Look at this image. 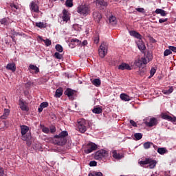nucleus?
<instances>
[{
    "mask_svg": "<svg viewBox=\"0 0 176 176\" xmlns=\"http://www.w3.org/2000/svg\"><path fill=\"white\" fill-rule=\"evenodd\" d=\"M67 135L68 131H61V133H60L58 135H56L54 136V144L56 145H60V146H64V144L67 143V138L65 137H67Z\"/></svg>",
    "mask_w": 176,
    "mask_h": 176,
    "instance_id": "nucleus-1",
    "label": "nucleus"
},
{
    "mask_svg": "<svg viewBox=\"0 0 176 176\" xmlns=\"http://www.w3.org/2000/svg\"><path fill=\"white\" fill-rule=\"evenodd\" d=\"M136 67H138L139 71H138V74L144 75L145 72H146V68L142 67V65H145L148 64V60H146V58L142 57L140 59H138L135 62Z\"/></svg>",
    "mask_w": 176,
    "mask_h": 176,
    "instance_id": "nucleus-2",
    "label": "nucleus"
},
{
    "mask_svg": "<svg viewBox=\"0 0 176 176\" xmlns=\"http://www.w3.org/2000/svg\"><path fill=\"white\" fill-rule=\"evenodd\" d=\"M21 139L23 141H30L32 138L31 133H28L30 131V127L27 125H21Z\"/></svg>",
    "mask_w": 176,
    "mask_h": 176,
    "instance_id": "nucleus-3",
    "label": "nucleus"
},
{
    "mask_svg": "<svg viewBox=\"0 0 176 176\" xmlns=\"http://www.w3.org/2000/svg\"><path fill=\"white\" fill-rule=\"evenodd\" d=\"M77 12L82 16H87L90 13V7L86 4H81L77 8Z\"/></svg>",
    "mask_w": 176,
    "mask_h": 176,
    "instance_id": "nucleus-4",
    "label": "nucleus"
},
{
    "mask_svg": "<svg viewBox=\"0 0 176 176\" xmlns=\"http://www.w3.org/2000/svg\"><path fill=\"white\" fill-rule=\"evenodd\" d=\"M108 151L101 149L95 153L94 159L95 160H102V159H106V157H108Z\"/></svg>",
    "mask_w": 176,
    "mask_h": 176,
    "instance_id": "nucleus-5",
    "label": "nucleus"
},
{
    "mask_svg": "<svg viewBox=\"0 0 176 176\" xmlns=\"http://www.w3.org/2000/svg\"><path fill=\"white\" fill-rule=\"evenodd\" d=\"M87 121L82 118L78 120L77 126L80 133H86L87 130Z\"/></svg>",
    "mask_w": 176,
    "mask_h": 176,
    "instance_id": "nucleus-6",
    "label": "nucleus"
},
{
    "mask_svg": "<svg viewBox=\"0 0 176 176\" xmlns=\"http://www.w3.org/2000/svg\"><path fill=\"white\" fill-rule=\"evenodd\" d=\"M98 53L100 57H101V58H104L108 53V43L105 42L102 43L98 50Z\"/></svg>",
    "mask_w": 176,
    "mask_h": 176,
    "instance_id": "nucleus-7",
    "label": "nucleus"
},
{
    "mask_svg": "<svg viewBox=\"0 0 176 176\" xmlns=\"http://www.w3.org/2000/svg\"><path fill=\"white\" fill-rule=\"evenodd\" d=\"M97 149V144L94 143H89L87 145L86 148L84 150L85 153L89 154Z\"/></svg>",
    "mask_w": 176,
    "mask_h": 176,
    "instance_id": "nucleus-8",
    "label": "nucleus"
},
{
    "mask_svg": "<svg viewBox=\"0 0 176 176\" xmlns=\"http://www.w3.org/2000/svg\"><path fill=\"white\" fill-rule=\"evenodd\" d=\"M161 117L162 119H164V120H168V122H172V123H174L176 124V117H172L167 113H162L161 115Z\"/></svg>",
    "mask_w": 176,
    "mask_h": 176,
    "instance_id": "nucleus-9",
    "label": "nucleus"
},
{
    "mask_svg": "<svg viewBox=\"0 0 176 176\" xmlns=\"http://www.w3.org/2000/svg\"><path fill=\"white\" fill-rule=\"evenodd\" d=\"M65 96H67V97H69V98L70 100H74V95L76 94V91L73 90L72 89L67 88L65 91Z\"/></svg>",
    "mask_w": 176,
    "mask_h": 176,
    "instance_id": "nucleus-10",
    "label": "nucleus"
},
{
    "mask_svg": "<svg viewBox=\"0 0 176 176\" xmlns=\"http://www.w3.org/2000/svg\"><path fill=\"white\" fill-rule=\"evenodd\" d=\"M93 19L96 21V23H100L101 19H102V15L98 11H94L92 13Z\"/></svg>",
    "mask_w": 176,
    "mask_h": 176,
    "instance_id": "nucleus-11",
    "label": "nucleus"
},
{
    "mask_svg": "<svg viewBox=\"0 0 176 176\" xmlns=\"http://www.w3.org/2000/svg\"><path fill=\"white\" fill-rule=\"evenodd\" d=\"M145 124L147 127H153L157 124V119L155 118H151L149 122H145Z\"/></svg>",
    "mask_w": 176,
    "mask_h": 176,
    "instance_id": "nucleus-12",
    "label": "nucleus"
},
{
    "mask_svg": "<svg viewBox=\"0 0 176 176\" xmlns=\"http://www.w3.org/2000/svg\"><path fill=\"white\" fill-rule=\"evenodd\" d=\"M118 69H121V71H124V69L131 71L132 69L129 64L123 63L118 66Z\"/></svg>",
    "mask_w": 176,
    "mask_h": 176,
    "instance_id": "nucleus-13",
    "label": "nucleus"
},
{
    "mask_svg": "<svg viewBox=\"0 0 176 176\" xmlns=\"http://www.w3.org/2000/svg\"><path fill=\"white\" fill-rule=\"evenodd\" d=\"M113 157L116 159V160H120V159H123L124 156L122 153H118V151L116 150L113 151Z\"/></svg>",
    "mask_w": 176,
    "mask_h": 176,
    "instance_id": "nucleus-14",
    "label": "nucleus"
},
{
    "mask_svg": "<svg viewBox=\"0 0 176 176\" xmlns=\"http://www.w3.org/2000/svg\"><path fill=\"white\" fill-rule=\"evenodd\" d=\"M30 10H32L33 12H34V13H39V7L34 1H32L30 3Z\"/></svg>",
    "mask_w": 176,
    "mask_h": 176,
    "instance_id": "nucleus-15",
    "label": "nucleus"
},
{
    "mask_svg": "<svg viewBox=\"0 0 176 176\" xmlns=\"http://www.w3.org/2000/svg\"><path fill=\"white\" fill-rule=\"evenodd\" d=\"M147 164H148L149 168H155V167H156V164H157V162L155 160L148 158V162H147Z\"/></svg>",
    "mask_w": 176,
    "mask_h": 176,
    "instance_id": "nucleus-16",
    "label": "nucleus"
},
{
    "mask_svg": "<svg viewBox=\"0 0 176 176\" xmlns=\"http://www.w3.org/2000/svg\"><path fill=\"white\" fill-rule=\"evenodd\" d=\"M109 23L111 25H116L118 21H116V16L111 15L109 17Z\"/></svg>",
    "mask_w": 176,
    "mask_h": 176,
    "instance_id": "nucleus-17",
    "label": "nucleus"
},
{
    "mask_svg": "<svg viewBox=\"0 0 176 176\" xmlns=\"http://www.w3.org/2000/svg\"><path fill=\"white\" fill-rule=\"evenodd\" d=\"M6 68L9 69L10 71H12V72H16V63H8L6 66Z\"/></svg>",
    "mask_w": 176,
    "mask_h": 176,
    "instance_id": "nucleus-18",
    "label": "nucleus"
},
{
    "mask_svg": "<svg viewBox=\"0 0 176 176\" xmlns=\"http://www.w3.org/2000/svg\"><path fill=\"white\" fill-rule=\"evenodd\" d=\"M129 34L131 36H134V38H137V39H141V38H142V36H141L140 33L134 30L129 31Z\"/></svg>",
    "mask_w": 176,
    "mask_h": 176,
    "instance_id": "nucleus-19",
    "label": "nucleus"
},
{
    "mask_svg": "<svg viewBox=\"0 0 176 176\" xmlns=\"http://www.w3.org/2000/svg\"><path fill=\"white\" fill-rule=\"evenodd\" d=\"M155 13L156 14H160L161 16H162V17H166V16H167V12L163 9H156Z\"/></svg>",
    "mask_w": 176,
    "mask_h": 176,
    "instance_id": "nucleus-20",
    "label": "nucleus"
},
{
    "mask_svg": "<svg viewBox=\"0 0 176 176\" xmlns=\"http://www.w3.org/2000/svg\"><path fill=\"white\" fill-rule=\"evenodd\" d=\"M49 107V103L47 102H43L40 104V107L38 109V111L39 113L42 112L43 111L44 108H47Z\"/></svg>",
    "mask_w": 176,
    "mask_h": 176,
    "instance_id": "nucleus-21",
    "label": "nucleus"
},
{
    "mask_svg": "<svg viewBox=\"0 0 176 176\" xmlns=\"http://www.w3.org/2000/svg\"><path fill=\"white\" fill-rule=\"evenodd\" d=\"M120 97L122 101H130L131 100V98L126 94H121Z\"/></svg>",
    "mask_w": 176,
    "mask_h": 176,
    "instance_id": "nucleus-22",
    "label": "nucleus"
},
{
    "mask_svg": "<svg viewBox=\"0 0 176 176\" xmlns=\"http://www.w3.org/2000/svg\"><path fill=\"white\" fill-rule=\"evenodd\" d=\"M63 15L62 16V19L63 21H68V20H69V16H68V11H67V10H63Z\"/></svg>",
    "mask_w": 176,
    "mask_h": 176,
    "instance_id": "nucleus-23",
    "label": "nucleus"
},
{
    "mask_svg": "<svg viewBox=\"0 0 176 176\" xmlns=\"http://www.w3.org/2000/svg\"><path fill=\"white\" fill-rule=\"evenodd\" d=\"M54 96L56 98H60V97L63 96V88L57 89Z\"/></svg>",
    "mask_w": 176,
    "mask_h": 176,
    "instance_id": "nucleus-24",
    "label": "nucleus"
},
{
    "mask_svg": "<svg viewBox=\"0 0 176 176\" xmlns=\"http://www.w3.org/2000/svg\"><path fill=\"white\" fill-rule=\"evenodd\" d=\"M138 47L140 50H145V49H146V47L145 46L144 42L141 41H139L138 42Z\"/></svg>",
    "mask_w": 176,
    "mask_h": 176,
    "instance_id": "nucleus-25",
    "label": "nucleus"
},
{
    "mask_svg": "<svg viewBox=\"0 0 176 176\" xmlns=\"http://www.w3.org/2000/svg\"><path fill=\"white\" fill-rule=\"evenodd\" d=\"M93 113H96L97 115H100V113H102V109L101 107H95L92 110Z\"/></svg>",
    "mask_w": 176,
    "mask_h": 176,
    "instance_id": "nucleus-26",
    "label": "nucleus"
},
{
    "mask_svg": "<svg viewBox=\"0 0 176 176\" xmlns=\"http://www.w3.org/2000/svg\"><path fill=\"white\" fill-rule=\"evenodd\" d=\"M10 112L9 109H5L3 114L0 117L1 119H6L9 116Z\"/></svg>",
    "mask_w": 176,
    "mask_h": 176,
    "instance_id": "nucleus-27",
    "label": "nucleus"
},
{
    "mask_svg": "<svg viewBox=\"0 0 176 176\" xmlns=\"http://www.w3.org/2000/svg\"><path fill=\"white\" fill-rule=\"evenodd\" d=\"M92 84L96 86V87H98V86L101 85V80H100V78H95L92 81Z\"/></svg>",
    "mask_w": 176,
    "mask_h": 176,
    "instance_id": "nucleus-28",
    "label": "nucleus"
},
{
    "mask_svg": "<svg viewBox=\"0 0 176 176\" xmlns=\"http://www.w3.org/2000/svg\"><path fill=\"white\" fill-rule=\"evenodd\" d=\"M151 145H153V146L155 147V144H153V143H152L151 142H146L144 143L143 146H144V149H149V148H151Z\"/></svg>",
    "mask_w": 176,
    "mask_h": 176,
    "instance_id": "nucleus-29",
    "label": "nucleus"
},
{
    "mask_svg": "<svg viewBox=\"0 0 176 176\" xmlns=\"http://www.w3.org/2000/svg\"><path fill=\"white\" fill-rule=\"evenodd\" d=\"M96 3L100 6H108V3L105 2L104 0H96Z\"/></svg>",
    "mask_w": 176,
    "mask_h": 176,
    "instance_id": "nucleus-30",
    "label": "nucleus"
},
{
    "mask_svg": "<svg viewBox=\"0 0 176 176\" xmlns=\"http://www.w3.org/2000/svg\"><path fill=\"white\" fill-rule=\"evenodd\" d=\"M19 105L22 111H27V106L25 105L24 102H23V100L19 101Z\"/></svg>",
    "mask_w": 176,
    "mask_h": 176,
    "instance_id": "nucleus-31",
    "label": "nucleus"
},
{
    "mask_svg": "<svg viewBox=\"0 0 176 176\" xmlns=\"http://www.w3.org/2000/svg\"><path fill=\"white\" fill-rule=\"evenodd\" d=\"M157 152L160 153V155H164L167 152V149L166 148L160 147L158 148Z\"/></svg>",
    "mask_w": 176,
    "mask_h": 176,
    "instance_id": "nucleus-32",
    "label": "nucleus"
},
{
    "mask_svg": "<svg viewBox=\"0 0 176 176\" xmlns=\"http://www.w3.org/2000/svg\"><path fill=\"white\" fill-rule=\"evenodd\" d=\"M54 57H55V58L57 60H63V54H60V52H55Z\"/></svg>",
    "mask_w": 176,
    "mask_h": 176,
    "instance_id": "nucleus-33",
    "label": "nucleus"
},
{
    "mask_svg": "<svg viewBox=\"0 0 176 176\" xmlns=\"http://www.w3.org/2000/svg\"><path fill=\"white\" fill-rule=\"evenodd\" d=\"M102 173L101 172H96V171H94L91 173H89L88 176H102Z\"/></svg>",
    "mask_w": 176,
    "mask_h": 176,
    "instance_id": "nucleus-34",
    "label": "nucleus"
},
{
    "mask_svg": "<svg viewBox=\"0 0 176 176\" xmlns=\"http://www.w3.org/2000/svg\"><path fill=\"white\" fill-rule=\"evenodd\" d=\"M55 49L57 52H58V53H63V46H61V45L60 44H57L56 46H55Z\"/></svg>",
    "mask_w": 176,
    "mask_h": 176,
    "instance_id": "nucleus-35",
    "label": "nucleus"
},
{
    "mask_svg": "<svg viewBox=\"0 0 176 176\" xmlns=\"http://www.w3.org/2000/svg\"><path fill=\"white\" fill-rule=\"evenodd\" d=\"M74 0H67L65 2L66 6L67 8H72L74 6Z\"/></svg>",
    "mask_w": 176,
    "mask_h": 176,
    "instance_id": "nucleus-36",
    "label": "nucleus"
},
{
    "mask_svg": "<svg viewBox=\"0 0 176 176\" xmlns=\"http://www.w3.org/2000/svg\"><path fill=\"white\" fill-rule=\"evenodd\" d=\"M134 137L136 141H140L142 138V133H136L134 134Z\"/></svg>",
    "mask_w": 176,
    "mask_h": 176,
    "instance_id": "nucleus-37",
    "label": "nucleus"
},
{
    "mask_svg": "<svg viewBox=\"0 0 176 176\" xmlns=\"http://www.w3.org/2000/svg\"><path fill=\"white\" fill-rule=\"evenodd\" d=\"M29 68H30V69H32L33 71H35L36 74H38V72H39V68L34 65H30Z\"/></svg>",
    "mask_w": 176,
    "mask_h": 176,
    "instance_id": "nucleus-38",
    "label": "nucleus"
},
{
    "mask_svg": "<svg viewBox=\"0 0 176 176\" xmlns=\"http://www.w3.org/2000/svg\"><path fill=\"white\" fill-rule=\"evenodd\" d=\"M72 42H74L76 46H78L79 45L82 44V41H79L78 38H72Z\"/></svg>",
    "mask_w": 176,
    "mask_h": 176,
    "instance_id": "nucleus-39",
    "label": "nucleus"
},
{
    "mask_svg": "<svg viewBox=\"0 0 176 176\" xmlns=\"http://www.w3.org/2000/svg\"><path fill=\"white\" fill-rule=\"evenodd\" d=\"M43 42H44L45 46L49 47L52 45V41H50L49 38H46L45 40H43Z\"/></svg>",
    "mask_w": 176,
    "mask_h": 176,
    "instance_id": "nucleus-40",
    "label": "nucleus"
},
{
    "mask_svg": "<svg viewBox=\"0 0 176 176\" xmlns=\"http://www.w3.org/2000/svg\"><path fill=\"white\" fill-rule=\"evenodd\" d=\"M146 58L148 60V63H149V61H152V59L153 58V55H152V53L148 52L146 54Z\"/></svg>",
    "mask_w": 176,
    "mask_h": 176,
    "instance_id": "nucleus-41",
    "label": "nucleus"
},
{
    "mask_svg": "<svg viewBox=\"0 0 176 176\" xmlns=\"http://www.w3.org/2000/svg\"><path fill=\"white\" fill-rule=\"evenodd\" d=\"M173 52H171L170 49H167L164 52V57H166V56H170V54H172Z\"/></svg>",
    "mask_w": 176,
    "mask_h": 176,
    "instance_id": "nucleus-42",
    "label": "nucleus"
},
{
    "mask_svg": "<svg viewBox=\"0 0 176 176\" xmlns=\"http://www.w3.org/2000/svg\"><path fill=\"white\" fill-rule=\"evenodd\" d=\"M149 162L148 158H146L144 161H140L139 162V164H140V166L142 167V166H145L146 164H148V162Z\"/></svg>",
    "mask_w": 176,
    "mask_h": 176,
    "instance_id": "nucleus-43",
    "label": "nucleus"
},
{
    "mask_svg": "<svg viewBox=\"0 0 176 176\" xmlns=\"http://www.w3.org/2000/svg\"><path fill=\"white\" fill-rule=\"evenodd\" d=\"M173 87H170L168 90H165L163 91L164 94H171V93H173Z\"/></svg>",
    "mask_w": 176,
    "mask_h": 176,
    "instance_id": "nucleus-44",
    "label": "nucleus"
},
{
    "mask_svg": "<svg viewBox=\"0 0 176 176\" xmlns=\"http://www.w3.org/2000/svg\"><path fill=\"white\" fill-rule=\"evenodd\" d=\"M42 131H43V133H45V134H49V133H50V129H49L46 126H44L42 129Z\"/></svg>",
    "mask_w": 176,
    "mask_h": 176,
    "instance_id": "nucleus-45",
    "label": "nucleus"
},
{
    "mask_svg": "<svg viewBox=\"0 0 176 176\" xmlns=\"http://www.w3.org/2000/svg\"><path fill=\"white\" fill-rule=\"evenodd\" d=\"M36 27H38V28H43L45 27V23H43V22L36 23Z\"/></svg>",
    "mask_w": 176,
    "mask_h": 176,
    "instance_id": "nucleus-46",
    "label": "nucleus"
},
{
    "mask_svg": "<svg viewBox=\"0 0 176 176\" xmlns=\"http://www.w3.org/2000/svg\"><path fill=\"white\" fill-rule=\"evenodd\" d=\"M0 23H1V24H3V25H6V24H8V19H6V18H3L0 20Z\"/></svg>",
    "mask_w": 176,
    "mask_h": 176,
    "instance_id": "nucleus-47",
    "label": "nucleus"
},
{
    "mask_svg": "<svg viewBox=\"0 0 176 176\" xmlns=\"http://www.w3.org/2000/svg\"><path fill=\"white\" fill-rule=\"evenodd\" d=\"M69 46L71 47V49H74L76 46L74 42H72V39L70 40V42L69 43Z\"/></svg>",
    "mask_w": 176,
    "mask_h": 176,
    "instance_id": "nucleus-48",
    "label": "nucleus"
},
{
    "mask_svg": "<svg viewBox=\"0 0 176 176\" xmlns=\"http://www.w3.org/2000/svg\"><path fill=\"white\" fill-rule=\"evenodd\" d=\"M155 74H156V69H155V67H152L151 69L150 70L151 76H153Z\"/></svg>",
    "mask_w": 176,
    "mask_h": 176,
    "instance_id": "nucleus-49",
    "label": "nucleus"
},
{
    "mask_svg": "<svg viewBox=\"0 0 176 176\" xmlns=\"http://www.w3.org/2000/svg\"><path fill=\"white\" fill-rule=\"evenodd\" d=\"M135 10H137V12H139V13H145V10L144 9V8H138L135 9Z\"/></svg>",
    "mask_w": 176,
    "mask_h": 176,
    "instance_id": "nucleus-50",
    "label": "nucleus"
},
{
    "mask_svg": "<svg viewBox=\"0 0 176 176\" xmlns=\"http://www.w3.org/2000/svg\"><path fill=\"white\" fill-rule=\"evenodd\" d=\"M89 166H90V167H96V166H97V162H96V161H91L89 162Z\"/></svg>",
    "mask_w": 176,
    "mask_h": 176,
    "instance_id": "nucleus-51",
    "label": "nucleus"
},
{
    "mask_svg": "<svg viewBox=\"0 0 176 176\" xmlns=\"http://www.w3.org/2000/svg\"><path fill=\"white\" fill-rule=\"evenodd\" d=\"M10 6L12 9H16V10L19 9V6H17L14 3H10Z\"/></svg>",
    "mask_w": 176,
    "mask_h": 176,
    "instance_id": "nucleus-52",
    "label": "nucleus"
},
{
    "mask_svg": "<svg viewBox=\"0 0 176 176\" xmlns=\"http://www.w3.org/2000/svg\"><path fill=\"white\" fill-rule=\"evenodd\" d=\"M168 49L170 50V52L176 53V47L175 46H168Z\"/></svg>",
    "mask_w": 176,
    "mask_h": 176,
    "instance_id": "nucleus-53",
    "label": "nucleus"
},
{
    "mask_svg": "<svg viewBox=\"0 0 176 176\" xmlns=\"http://www.w3.org/2000/svg\"><path fill=\"white\" fill-rule=\"evenodd\" d=\"M50 133H56V126L52 125L50 126Z\"/></svg>",
    "mask_w": 176,
    "mask_h": 176,
    "instance_id": "nucleus-54",
    "label": "nucleus"
},
{
    "mask_svg": "<svg viewBox=\"0 0 176 176\" xmlns=\"http://www.w3.org/2000/svg\"><path fill=\"white\" fill-rule=\"evenodd\" d=\"M167 20H168V19L166 18V19H159V23L160 24H162V23H166V21H167Z\"/></svg>",
    "mask_w": 176,
    "mask_h": 176,
    "instance_id": "nucleus-55",
    "label": "nucleus"
},
{
    "mask_svg": "<svg viewBox=\"0 0 176 176\" xmlns=\"http://www.w3.org/2000/svg\"><path fill=\"white\" fill-rule=\"evenodd\" d=\"M130 123H131V124L133 127H137V123L135 122L134 120H130Z\"/></svg>",
    "mask_w": 176,
    "mask_h": 176,
    "instance_id": "nucleus-56",
    "label": "nucleus"
},
{
    "mask_svg": "<svg viewBox=\"0 0 176 176\" xmlns=\"http://www.w3.org/2000/svg\"><path fill=\"white\" fill-rule=\"evenodd\" d=\"M4 174L5 173H4L3 168L0 166V176H3Z\"/></svg>",
    "mask_w": 176,
    "mask_h": 176,
    "instance_id": "nucleus-57",
    "label": "nucleus"
},
{
    "mask_svg": "<svg viewBox=\"0 0 176 176\" xmlns=\"http://www.w3.org/2000/svg\"><path fill=\"white\" fill-rule=\"evenodd\" d=\"M100 42V38L98 37H96L94 38V43H98Z\"/></svg>",
    "mask_w": 176,
    "mask_h": 176,
    "instance_id": "nucleus-58",
    "label": "nucleus"
},
{
    "mask_svg": "<svg viewBox=\"0 0 176 176\" xmlns=\"http://www.w3.org/2000/svg\"><path fill=\"white\" fill-rule=\"evenodd\" d=\"M82 46H86V45H87V41L85 40L83 42L81 43Z\"/></svg>",
    "mask_w": 176,
    "mask_h": 176,
    "instance_id": "nucleus-59",
    "label": "nucleus"
},
{
    "mask_svg": "<svg viewBox=\"0 0 176 176\" xmlns=\"http://www.w3.org/2000/svg\"><path fill=\"white\" fill-rule=\"evenodd\" d=\"M12 39V42H15L16 43V39L14 38V36H11Z\"/></svg>",
    "mask_w": 176,
    "mask_h": 176,
    "instance_id": "nucleus-60",
    "label": "nucleus"
},
{
    "mask_svg": "<svg viewBox=\"0 0 176 176\" xmlns=\"http://www.w3.org/2000/svg\"><path fill=\"white\" fill-rule=\"evenodd\" d=\"M38 38H39L40 41H45V39H43L42 36H38Z\"/></svg>",
    "mask_w": 176,
    "mask_h": 176,
    "instance_id": "nucleus-61",
    "label": "nucleus"
},
{
    "mask_svg": "<svg viewBox=\"0 0 176 176\" xmlns=\"http://www.w3.org/2000/svg\"><path fill=\"white\" fill-rule=\"evenodd\" d=\"M151 176H157V173H155L151 175Z\"/></svg>",
    "mask_w": 176,
    "mask_h": 176,
    "instance_id": "nucleus-62",
    "label": "nucleus"
},
{
    "mask_svg": "<svg viewBox=\"0 0 176 176\" xmlns=\"http://www.w3.org/2000/svg\"><path fill=\"white\" fill-rule=\"evenodd\" d=\"M3 149V148L0 147V152H1V151H2Z\"/></svg>",
    "mask_w": 176,
    "mask_h": 176,
    "instance_id": "nucleus-63",
    "label": "nucleus"
},
{
    "mask_svg": "<svg viewBox=\"0 0 176 176\" xmlns=\"http://www.w3.org/2000/svg\"><path fill=\"white\" fill-rule=\"evenodd\" d=\"M165 176H170V175H165Z\"/></svg>",
    "mask_w": 176,
    "mask_h": 176,
    "instance_id": "nucleus-64",
    "label": "nucleus"
}]
</instances>
